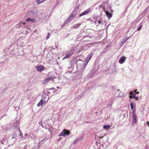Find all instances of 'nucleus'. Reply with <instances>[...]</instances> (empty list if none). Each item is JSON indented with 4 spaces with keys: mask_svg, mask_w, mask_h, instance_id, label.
I'll return each mask as SVG.
<instances>
[{
    "mask_svg": "<svg viewBox=\"0 0 149 149\" xmlns=\"http://www.w3.org/2000/svg\"><path fill=\"white\" fill-rule=\"evenodd\" d=\"M70 133V132L67 130L64 129L63 131L58 135L59 136H64L65 135H69Z\"/></svg>",
    "mask_w": 149,
    "mask_h": 149,
    "instance_id": "1",
    "label": "nucleus"
},
{
    "mask_svg": "<svg viewBox=\"0 0 149 149\" xmlns=\"http://www.w3.org/2000/svg\"><path fill=\"white\" fill-rule=\"evenodd\" d=\"M54 78V77L53 76H48L46 78L45 80H44L43 82L42 83L43 84H45L47 83L50 80L53 79Z\"/></svg>",
    "mask_w": 149,
    "mask_h": 149,
    "instance_id": "2",
    "label": "nucleus"
},
{
    "mask_svg": "<svg viewBox=\"0 0 149 149\" xmlns=\"http://www.w3.org/2000/svg\"><path fill=\"white\" fill-rule=\"evenodd\" d=\"M37 70L39 72H41L44 70V66L42 65H39L36 66Z\"/></svg>",
    "mask_w": 149,
    "mask_h": 149,
    "instance_id": "3",
    "label": "nucleus"
},
{
    "mask_svg": "<svg viewBox=\"0 0 149 149\" xmlns=\"http://www.w3.org/2000/svg\"><path fill=\"white\" fill-rule=\"evenodd\" d=\"M136 91L137 90H136L135 91H132L130 93V98H133V97L134 96H135L137 94L139 93V92H137Z\"/></svg>",
    "mask_w": 149,
    "mask_h": 149,
    "instance_id": "4",
    "label": "nucleus"
},
{
    "mask_svg": "<svg viewBox=\"0 0 149 149\" xmlns=\"http://www.w3.org/2000/svg\"><path fill=\"white\" fill-rule=\"evenodd\" d=\"M126 58L124 56H123L119 59V62L120 64L123 63L125 61Z\"/></svg>",
    "mask_w": 149,
    "mask_h": 149,
    "instance_id": "5",
    "label": "nucleus"
},
{
    "mask_svg": "<svg viewBox=\"0 0 149 149\" xmlns=\"http://www.w3.org/2000/svg\"><path fill=\"white\" fill-rule=\"evenodd\" d=\"M90 12V10L89 9H88L86 11H84L82 13H81L79 16V17H81V16L86 15L88 14V13H89Z\"/></svg>",
    "mask_w": 149,
    "mask_h": 149,
    "instance_id": "6",
    "label": "nucleus"
},
{
    "mask_svg": "<svg viewBox=\"0 0 149 149\" xmlns=\"http://www.w3.org/2000/svg\"><path fill=\"white\" fill-rule=\"evenodd\" d=\"M93 54H90L87 57L85 61L86 62L88 63V61L91 59V58H92L93 56Z\"/></svg>",
    "mask_w": 149,
    "mask_h": 149,
    "instance_id": "7",
    "label": "nucleus"
},
{
    "mask_svg": "<svg viewBox=\"0 0 149 149\" xmlns=\"http://www.w3.org/2000/svg\"><path fill=\"white\" fill-rule=\"evenodd\" d=\"M136 118L137 117L136 115L134 113L133 114V120L134 122L135 123H136L137 121L136 120Z\"/></svg>",
    "mask_w": 149,
    "mask_h": 149,
    "instance_id": "8",
    "label": "nucleus"
},
{
    "mask_svg": "<svg viewBox=\"0 0 149 149\" xmlns=\"http://www.w3.org/2000/svg\"><path fill=\"white\" fill-rule=\"evenodd\" d=\"M26 21H29L32 22H36V19L35 18L31 19L30 18H28L26 19Z\"/></svg>",
    "mask_w": 149,
    "mask_h": 149,
    "instance_id": "9",
    "label": "nucleus"
},
{
    "mask_svg": "<svg viewBox=\"0 0 149 149\" xmlns=\"http://www.w3.org/2000/svg\"><path fill=\"white\" fill-rule=\"evenodd\" d=\"M43 102H44L43 101V100H41L40 102L37 104V106L38 107H40V106H42L43 104L45 103V102H44V103Z\"/></svg>",
    "mask_w": 149,
    "mask_h": 149,
    "instance_id": "10",
    "label": "nucleus"
},
{
    "mask_svg": "<svg viewBox=\"0 0 149 149\" xmlns=\"http://www.w3.org/2000/svg\"><path fill=\"white\" fill-rule=\"evenodd\" d=\"M74 17L73 14L71 15L67 20V22H69L70 21L72 20L73 18Z\"/></svg>",
    "mask_w": 149,
    "mask_h": 149,
    "instance_id": "11",
    "label": "nucleus"
},
{
    "mask_svg": "<svg viewBox=\"0 0 149 149\" xmlns=\"http://www.w3.org/2000/svg\"><path fill=\"white\" fill-rule=\"evenodd\" d=\"M105 13L107 15V16L109 18H111L112 17V15L111 13H109L108 11H106Z\"/></svg>",
    "mask_w": 149,
    "mask_h": 149,
    "instance_id": "12",
    "label": "nucleus"
},
{
    "mask_svg": "<svg viewBox=\"0 0 149 149\" xmlns=\"http://www.w3.org/2000/svg\"><path fill=\"white\" fill-rule=\"evenodd\" d=\"M110 127V126L109 125H104L103 127L104 129H109Z\"/></svg>",
    "mask_w": 149,
    "mask_h": 149,
    "instance_id": "13",
    "label": "nucleus"
},
{
    "mask_svg": "<svg viewBox=\"0 0 149 149\" xmlns=\"http://www.w3.org/2000/svg\"><path fill=\"white\" fill-rule=\"evenodd\" d=\"M80 24H75L73 26V27L74 29H77L80 26Z\"/></svg>",
    "mask_w": 149,
    "mask_h": 149,
    "instance_id": "14",
    "label": "nucleus"
},
{
    "mask_svg": "<svg viewBox=\"0 0 149 149\" xmlns=\"http://www.w3.org/2000/svg\"><path fill=\"white\" fill-rule=\"evenodd\" d=\"M70 55L69 54H66L65 56V57H64L63 58V59L64 60L65 59L67 58H69L70 57Z\"/></svg>",
    "mask_w": 149,
    "mask_h": 149,
    "instance_id": "15",
    "label": "nucleus"
},
{
    "mask_svg": "<svg viewBox=\"0 0 149 149\" xmlns=\"http://www.w3.org/2000/svg\"><path fill=\"white\" fill-rule=\"evenodd\" d=\"M129 38V37H125L123 39V41L122 42V43H123V42H125V41L127 40Z\"/></svg>",
    "mask_w": 149,
    "mask_h": 149,
    "instance_id": "16",
    "label": "nucleus"
},
{
    "mask_svg": "<svg viewBox=\"0 0 149 149\" xmlns=\"http://www.w3.org/2000/svg\"><path fill=\"white\" fill-rule=\"evenodd\" d=\"M130 106H131V108L132 109H133L134 108V104L133 103L131 102H130Z\"/></svg>",
    "mask_w": 149,
    "mask_h": 149,
    "instance_id": "17",
    "label": "nucleus"
},
{
    "mask_svg": "<svg viewBox=\"0 0 149 149\" xmlns=\"http://www.w3.org/2000/svg\"><path fill=\"white\" fill-rule=\"evenodd\" d=\"M133 98L134 99L136 100H138L139 99L138 97L137 96H134Z\"/></svg>",
    "mask_w": 149,
    "mask_h": 149,
    "instance_id": "18",
    "label": "nucleus"
},
{
    "mask_svg": "<svg viewBox=\"0 0 149 149\" xmlns=\"http://www.w3.org/2000/svg\"><path fill=\"white\" fill-rule=\"evenodd\" d=\"M142 25H141L140 27H139L137 29L138 31H139L141 29V28L142 27Z\"/></svg>",
    "mask_w": 149,
    "mask_h": 149,
    "instance_id": "19",
    "label": "nucleus"
},
{
    "mask_svg": "<svg viewBox=\"0 0 149 149\" xmlns=\"http://www.w3.org/2000/svg\"><path fill=\"white\" fill-rule=\"evenodd\" d=\"M19 135H20V138L21 139H22V137H23L22 133H20L19 134Z\"/></svg>",
    "mask_w": 149,
    "mask_h": 149,
    "instance_id": "20",
    "label": "nucleus"
},
{
    "mask_svg": "<svg viewBox=\"0 0 149 149\" xmlns=\"http://www.w3.org/2000/svg\"><path fill=\"white\" fill-rule=\"evenodd\" d=\"M30 135H31L32 136H33V137H32V136H31V138L32 139H33V138H34V134H31L30 135Z\"/></svg>",
    "mask_w": 149,
    "mask_h": 149,
    "instance_id": "21",
    "label": "nucleus"
},
{
    "mask_svg": "<svg viewBox=\"0 0 149 149\" xmlns=\"http://www.w3.org/2000/svg\"><path fill=\"white\" fill-rule=\"evenodd\" d=\"M102 21L100 19L98 21V24H100L101 23Z\"/></svg>",
    "mask_w": 149,
    "mask_h": 149,
    "instance_id": "22",
    "label": "nucleus"
},
{
    "mask_svg": "<svg viewBox=\"0 0 149 149\" xmlns=\"http://www.w3.org/2000/svg\"><path fill=\"white\" fill-rule=\"evenodd\" d=\"M48 35L47 36V39H48L49 38V37H50V36H49L50 34H49V33H48Z\"/></svg>",
    "mask_w": 149,
    "mask_h": 149,
    "instance_id": "23",
    "label": "nucleus"
},
{
    "mask_svg": "<svg viewBox=\"0 0 149 149\" xmlns=\"http://www.w3.org/2000/svg\"><path fill=\"white\" fill-rule=\"evenodd\" d=\"M28 136V133H26L25 134H24V136L25 137H26Z\"/></svg>",
    "mask_w": 149,
    "mask_h": 149,
    "instance_id": "24",
    "label": "nucleus"
},
{
    "mask_svg": "<svg viewBox=\"0 0 149 149\" xmlns=\"http://www.w3.org/2000/svg\"><path fill=\"white\" fill-rule=\"evenodd\" d=\"M99 7H102V4H101L99 6Z\"/></svg>",
    "mask_w": 149,
    "mask_h": 149,
    "instance_id": "25",
    "label": "nucleus"
},
{
    "mask_svg": "<svg viewBox=\"0 0 149 149\" xmlns=\"http://www.w3.org/2000/svg\"><path fill=\"white\" fill-rule=\"evenodd\" d=\"M147 124H148V126H149V123L148 121H147Z\"/></svg>",
    "mask_w": 149,
    "mask_h": 149,
    "instance_id": "26",
    "label": "nucleus"
},
{
    "mask_svg": "<svg viewBox=\"0 0 149 149\" xmlns=\"http://www.w3.org/2000/svg\"><path fill=\"white\" fill-rule=\"evenodd\" d=\"M113 102H111V105H112V104H113Z\"/></svg>",
    "mask_w": 149,
    "mask_h": 149,
    "instance_id": "27",
    "label": "nucleus"
},
{
    "mask_svg": "<svg viewBox=\"0 0 149 149\" xmlns=\"http://www.w3.org/2000/svg\"><path fill=\"white\" fill-rule=\"evenodd\" d=\"M26 23V22H23L22 23V24H24Z\"/></svg>",
    "mask_w": 149,
    "mask_h": 149,
    "instance_id": "28",
    "label": "nucleus"
},
{
    "mask_svg": "<svg viewBox=\"0 0 149 149\" xmlns=\"http://www.w3.org/2000/svg\"><path fill=\"white\" fill-rule=\"evenodd\" d=\"M103 136H102L101 137H100V139H101L102 138H103Z\"/></svg>",
    "mask_w": 149,
    "mask_h": 149,
    "instance_id": "29",
    "label": "nucleus"
},
{
    "mask_svg": "<svg viewBox=\"0 0 149 149\" xmlns=\"http://www.w3.org/2000/svg\"><path fill=\"white\" fill-rule=\"evenodd\" d=\"M57 88H59V87H57Z\"/></svg>",
    "mask_w": 149,
    "mask_h": 149,
    "instance_id": "30",
    "label": "nucleus"
}]
</instances>
